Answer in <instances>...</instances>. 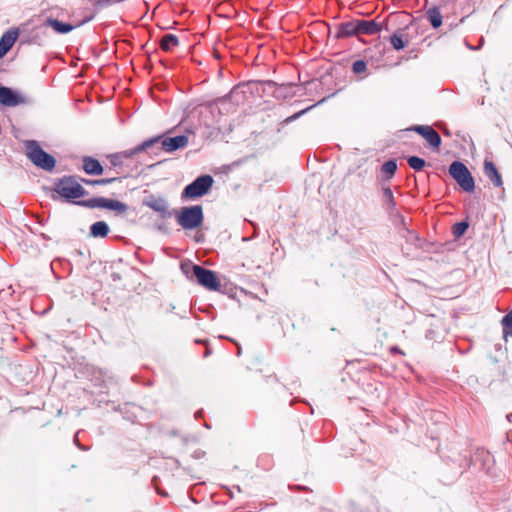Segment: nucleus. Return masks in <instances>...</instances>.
<instances>
[{
  "label": "nucleus",
  "mask_w": 512,
  "mask_h": 512,
  "mask_svg": "<svg viewBox=\"0 0 512 512\" xmlns=\"http://www.w3.org/2000/svg\"><path fill=\"white\" fill-rule=\"evenodd\" d=\"M232 108L227 94L217 98L194 99V118L198 119L199 126L207 129L211 136L219 131L218 122L221 116L229 113Z\"/></svg>",
  "instance_id": "nucleus-1"
},
{
  "label": "nucleus",
  "mask_w": 512,
  "mask_h": 512,
  "mask_svg": "<svg viewBox=\"0 0 512 512\" xmlns=\"http://www.w3.org/2000/svg\"><path fill=\"white\" fill-rule=\"evenodd\" d=\"M275 85L273 80H247L241 81L227 93V98L233 107L244 103L250 98H263L270 95V88Z\"/></svg>",
  "instance_id": "nucleus-2"
},
{
  "label": "nucleus",
  "mask_w": 512,
  "mask_h": 512,
  "mask_svg": "<svg viewBox=\"0 0 512 512\" xmlns=\"http://www.w3.org/2000/svg\"><path fill=\"white\" fill-rule=\"evenodd\" d=\"M448 173L466 193H474L476 189L475 179L466 164L457 159L451 162Z\"/></svg>",
  "instance_id": "nucleus-3"
},
{
  "label": "nucleus",
  "mask_w": 512,
  "mask_h": 512,
  "mask_svg": "<svg viewBox=\"0 0 512 512\" xmlns=\"http://www.w3.org/2000/svg\"><path fill=\"white\" fill-rule=\"evenodd\" d=\"M25 154L27 158L36 166L45 171L51 172L56 165L55 158L45 152L39 143L35 140L25 142Z\"/></svg>",
  "instance_id": "nucleus-4"
},
{
  "label": "nucleus",
  "mask_w": 512,
  "mask_h": 512,
  "mask_svg": "<svg viewBox=\"0 0 512 512\" xmlns=\"http://www.w3.org/2000/svg\"><path fill=\"white\" fill-rule=\"evenodd\" d=\"M143 143H147V149L152 148L154 154L159 151L171 153L186 147L189 143L188 135H178L174 137L157 136Z\"/></svg>",
  "instance_id": "nucleus-5"
},
{
  "label": "nucleus",
  "mask_w": 512,
  "mask_h": 512,
  "mask_svg": "<svg viewBox=\"0 0 512 512\" xmlns=\"http://www.w3.org/2000/svg\"><path fill=\"white\" fill-rule=\"evenodd\" d=\"M194 279L201 287L213 292L220 291L221 283L223 281V279H220L219 274L216 271L195 263Z\"/></svg>",
  "instance_id": "nucleus-6"
},
{
  "label": "nucleus",
  "mask_w": 512,
  "mask_h": 512,
  "mask_svg": "<svg viewBox=\"0 0 512 512\" xmlns=\"http://www.w3.org/2000/svg\"><path fill=\"white\" fill-rule=\"evenodd\" d=\"M146 149L147 143H142L133 149L111 154L108 156V160L112 167L119 169L117 173L122 175L120 178H124L130 174V171L126 169L128 162L133 159L134 155Z\"/></svg>",
  "instance_id": "nucleus-7"
},
{
  "label": "nucleus",
  "mask_w": 512,
  "mask_h": 512,
  "mask_svg": "<svg viewBox=\"0 0 512 512\" xmlns=\"http://www.w3.org/2000/svg\"><path fill=\"white\" fill-rule=\"evenodd\" d=\"M55 191L66 200L77 199L86 194L85 189L74 176H65L61 178L55 184Z\"/></svg>",
  "instance_id": "nucleus-8"
},
{
  "label": "nucleus",
  "mask_w": 512,
  "mask_h": 512,
  "mask_svg": "<svg viewBox=\"0 0 512 512\" xmlns=\"http://www.w3.org/2000/svg\"><path fill=\"white\" fill-rule=\"evenodd\" d=\"M79 204L89 208H104L116 211L119 214H123L128 210V206L118 200L96 197L87 201L79 202Z\"/></svg>",
  "instance_id": "nucleus-9"
},
{
  "label": "nucleus",
  "mask_w": 512,
  "mask_h": 512,
  "mask_svg": "<svg viewBox=\"0 0 512 512\" xmlns=\"http://www.w3.org/2000/svg\"><path fill=\"white\" fill-rule=\"evenodd\" d=\"M410 131H414L423 137L428 143L429 147L433 150H439L442 139L439 133L429 125H412L409 128Z\"/></svg>",
  "instance_id": "nucleus-10"
},
{
  "label": "nucleus",
  "mask_w": 512,
  "mask_h": 512,
  "mask_svg": "<svg viewBox=\"0 0 512 512\" xmlns=\"http://www.w3.org/2000/svg\"><path fill=\"white\" fill-rule=\"evenodd\" d=\"M28 103L26 96L13 91L11 88L0 86V104L7 107H15Z\"/></svg>",
  "instance_id": "nucleus-11"
},
{
  "label": "nucleus",
  "mask_w": 512,
  "mask_h": 512,
  "mask_svg": "<svg viewBox=\"0 0 512 512\" xmlns=\"http://www.w3.org/2000/svg\"><path fill=\"white\" fill-rule=\"evenodd\" d=\"M214 182V178L210 174H200L194 178V199L208 195Z\"/></svg>",
  "instance_id": "nucleus-12"
},
{
  "label": "nucleus",
  "mask_w": 512,
  "mask_h": 512,
  "mask_svg": "<svg viewBox=\"0 0 512 512\" xmlns=\"http://www.w3.org/2000/svg\"><path fill=\"white\" fill-rule=\"evenodd\" d=\"M380 187L382 191V208L390 217H393L397 211V203L393 191L390 185L386 183H382Z\"/></svg>",
  "instance_id": "nucleus-13"
},
{
  "label": "nucleus",
  "mask_w": 512,
  "mask_h": 512,
  "mask_svg": "<svg viewBox=\"0 0 512 512\" xmlns=\"http://www.w3.org/2000/svg\"><path fill=\"white\" fill-rule=\"evenodd\" d=\"M397 168V160L395 158H390L387 161H385L380 166L381 174L377 176V183L379 185H382V183L389 184V181L394 178L397 172Z\"/></svg>",
  "instance_id": "nucleus-14"
},
{
  "label": "nucleus",
  "mask_w": 512,
  "mask_h": 512,
  "mask_svg": "<svg viewBox=\"0 0 512 512\" xmlns=\"http://www.w3.org/2000/svg\"><path fill=\"white\" fill-rule=\"evenodd\" d=\"M296 86L297 85L294 82H287L281 84L275 82V85L270 88V95L277 99L292 98L296 94Z\"/></svg>",
  "instance_id": "nucleus-15"
},
{
  "label": "nucleus",
  "mask_w": 512,
  "mask_h": 512,
  "mask_svg": "<svg viewBox=\"0 0 512 512\" xmlns=\"http://www.w3.org/2000/svg\"><path fill=\"white\" fill-rule=\"evenodd\" d=\"M483 172L486 175V177L491 181L494 187L500 188L503 186L502 175L500 174L496 164L492 160L488 158L484 159Z\"/></svg>",
  "instance_id": "nucleus-16"
},
{
  "label": "nucleus",
  "mask_w": 512,
  "mask_h": 512,
  "mask_svg": "<svg viewBox=\"0 0 512 512\" xmlns=\"http://www.w3.org/2000/svg\"><path fill=\"white\" fill-rule=\"evenodd\" d=\"M358 35L357 19L341 22L336 25L335 39H344Z\"/></svg>",
  "instance_id": "nucleus-17"
},
{
  "label": "nucleus",
  "mask_w": 512,
  "mask_h": 512,
  "mask_svg": "<svg viewBox=\"0 0 512 512\" xmlns=\"http://www.w3.org/2000/svg\"><path fill=\"white\" fill-rule=\"evenodd\" d=\"M358 35H376L381 32L382 26L376 20L357 19Z\"/></svg>",
  "instance_id": "nucleus-18"
},
{
  "label": "nucleus",
  "mask_w": 512,
  "mask_h": 512,
  "mask_svg": "<svg viewBox=\"0 0 512 512\" xmlns=\"http://www.w3.org/2000/svg\"><path fill=\"white\" fill-rule=\"evenodd\" d=\"M338 93V91H335L329 95H327L326 97L322 98L321 100H319L317 103L313 104V105H310L298 112H295L294 114L288 116L287 118H285L281 123L280 125L281 126H285V125H288L290 123H292L293 121L299 119L301 116L305 115L307 112H309L311 109H313L314 107H316L317 105H321L323 103H325L328 99L334 97L336 94Z\"/></svg>",
  "instance_id": "nucleus-19"
},
{
  "label": "nucleus",
  "mask_w": 512,
  "mask_h": 512,
  "mask_svg": "<svg viewBox=\"0 0 512 512\" xmlns=\"http://www.w3.org/2000/svg\"><path fill=\"white\" fill-rule=\"evenodd\" d=\"M18 37L17 30L7 31L0 39V58H2L14 45Z\"/></svg>",
  "instance_id": "nucleus-20"
},
{
  "label": "nucleus",
  "mask_w": 512,
  "mask_h": 512,
  "mask_svg": "<svg viewBox=\"0 0 512 512\" xmlns=\"http://www.w3.org/2000/svg\"><path fill=\"white\" fill-rule=\"evenodd\" d=\"M389 42L394 50L402 51L408 46L409 39L405 36L402 29H397L389 37Z\"/></svg>",
  "instance_id": "nucleus-21"
},
{
  "label": "nucleus",
  "mask_w": 512,
  "mask_h": 512,
  "mask_svg": "<svg viewBox=\"0 0 512 512\" xmlns=\"http://www.w3.org/2000/svg\"><path fill=\"white\" fill-rule=\"evenodd\" d=\"M83 169L89 175H101L103 167L97 159L85 157L83 159Z\"/></svg>",
  "instance_id": "nucleus-22"
},
{
  "label": "nucleus",
  "mask_w": 512,
  "mask_h": 512,
  "mask_svg": "<svg viewBox=\"0 0 512 512\" xmlns=\"http://www.w3.org/2000/svg\"><path fill=\"white\" fill-rule=\"evenodd\" d=\"M426 18L433 29H438L443 23V16L438 6L430 7L426 12Z\"/></svg>",
  "instance_id": "nucleus-23"
},
{
  "label": "nucleus",
  "mask_w": 512,
  "mask_h": 512,
  "mask_svg": "<svg viewBox=\"0 0 512 512\" xmlns=\"http://www.w3.org/2000/svg\"><path fill=\"white\" fill-rule=\"evenodd\" d=\"M469 227H470V221H469L468 216L461 221L455 222L452 225V229H451L454 239L458 240V239L462 238L465 235V233L467 232Z\"/></svg>",
  "instance_id": "nucleus-24"
},
{
  "label": "nucleus",
  "mask_w": 512,
  "mask_h": 512,
  "mask_svg": "<svg viewBox=\"0 0 512 512\" xmlns=\"http://www.w3.org/2000/svg\"><path fill=\"white\" fill-rule=\"evenodd\" d=\"M46 25L53 28L57 33L66 34L71 32L74 29V26L69 23H63L54 18H48L46 20Z\"/></svg>",
  "instance_id": "nucleus-25"
},
{
  "label": "nucleus",
  "mask_w": 512,
  "mask_h": 512,
  "mask_svg": "<svg viewBox=\"0 0 512 512\" xmlns=\"http://www.w3.org/2000/svg\"><path fill=\"white\" fill-rule=\"evenodd\" d=\"M178 45L179 40L174 34H165L160 40V48L166 52H170L173 47Z\"/></svg>",
  "instance_id": "nucleus-26"
},
{
  "label": "nucleus",
  "mask_w": 512,
  "mask_h": 512,
  "mask_svg": "<svg viewBox=\"0 0 512 512\" xmlns=\"http://www.w3.org/2000/svg\"><path fill=\"white\" fill-rule=\"evenodd\" d=\"M109 233V226L104 221H98L92 224L90 228V234L93 237L104 238Z\"/></svg>",
  "instance_id": "nucleus-27"
},
{
  "label": "nucleus",
  "mask_w": 512,
  "mask_h": 512,
  "mask_svg": "<svg viewBox=\"0 0 512 512\" xmlns=\"http://www.w3.org/2000/svg\"><path fill=\"white\" fill-rule=\"evenodd\" d=\"M500 322L503 328V338L507 341L508 337H512V309L502 317Z\"/></svg>",
  "instance_id": "nucleus-28"
},
{
  "label": "nucleus",
  "mask_w": 512,
  "mask_h": 512,
  "mask_svg": "<svg viewBox=\"0 0 512 512\" xmlns=\"http://www.w3.org/2000/svg\"><path fill=\"white\" fill-rule=\"evenodd\" d=\"M178 223L184 228H192V207L183 208L178 215Z\"/></svg>",
  "instance_id": "nucleus-29"
},
{
  "label": "nucleus",
  "mask_w": 512,
  "mask_h": 512,
  "mask_svg": "<svg viewBox=\"0 0 512 512\" xmlns=\"http://www.w3.org/2000/svg\"><path fill=\"white\" fill-rule=\"evenodd\" d=\"M220 293L227 295L228 298L236 300L238 288L234 286L232 283L228 282L226 278H223L221 283Z\"/></svg>",
  "instance_id": "nucleus-30"
},
{
  "label": "nucleus",
  "mask_w": 512,
  "mask_h": 512,
  "mask_svg": "<svg viewBox=\"0 0 512 512\" xmlns=\"http://www.w3.org/2000/svg\"><path fill=\"white\" fill-rule=\"evenodd\" d=\"M407 163L411 169L417 172L422 171L427 165L426 160L417 155L408 156Z\"/></svg>",
  "instance_id": "nucleus-31"
},
{
  "label": "nucleus",
  "mask_w": 512,
  "mask_h": 512,
  "mask_svg": "<svg viewBox=\"0 0 512 512\" xmlns=\"http://www.w3.org/2000/svg\"><path fill=\"white\" fill-rule=\"evenodd\" d=\"M147 205L154 211L161 213L162 216H166L168 214L167 205L162 199L152 200Z\"/></svg>",
  "instance_id": "nucleus-32"
},
{
  "label": "nucleus",
  "mask_w": 512,
  "mask_h": 512,
  "mask_svg": "<svg viewBox=\"0 0 512 512\" xmlns=\"http://www.w3.org/2000/svg\"><path fill=\"white\" fill-rule=\"evenodd\" d=\"M204 221L203 208L200 204H194V230L200 229Z\"/></svg>",
  "instance_id": "nucleus-33"
},
{
  "label": "nucleus",
  "mask_w": 512,
  "mask_h": 512,
  "mask_svg": "<svg viewBox=\"0 0 512 512\" xmlns=\"http://www.w3.org/2000/svg\"><path fill=\"white\" fill-rule=\"evenodd\" d=\"M367 71V61L364 59H357L352 64V72L360 75Z\"/></svg>",
  "instance_id": "nucleus-34"
},
{
  "label": "nucleus",
  "mask_w": 512,
  "mask_h": 512,
  "mask_svg": "<svg viewBox=\"0 0 512 512\" xmlns=\"http://www.w3.org/2000/svg\"><path fill=\"white\" fill-rule=\"evenodd\" d=\"M118 179H120V177H111V178H105V179H99V180L82 179V181L86 184H91V185H107V184H111V183L117 181Z\"/></svg>",
  "instance_id": "nucleus-35"
},
{
  "label": "nucleus",
  "mask_w": 512,
  "mask_h": 512,
  "mask_svg": "<svg viewBox=\"0 0 512 512\" xmlns=\"http://www.w3.org/2000/svg\"><path fill=\"white\" fill-rule=\"evenodd\" d=\"M404 232H406V234H407V235H405V237L407 238L408 241H411L414 244L421 241V238L416 231L407 228L406 230H404Z\"/></svg>",
  "instance_id": "nucleus-36"
},
{
  "label": "nucleus",
  "mask_w": 512,
  "mask_h": 512,
  "mask_svg": "<svg viewBox=\"0 0 512 512\" xmlns=\"http://www.w3.org/2000/svg\"><path fill=\"white\" fill-rule=\"evenodd\" d=\"M288 488L290 491H293V492H304V493H310V494L313 492L308 486L298 485V484L289 485Z\"/></svg>",
  "instance_id": "nucleus-37"
},
{
  "label": "nucleus",
  "mask_w": 512,
  "mask_h": 512,
  "mask_svg": "<svg viewBox=\"0 0 512 512\" xmlns=\"http://www.w3.org/2000/svg\"><path fill=\"white\" fill-rule=\"evenodd\" d=\"M181 270L188 278H190V274L192 273V262L190 260L182 261Z\"/></svg>",
  "instance_id": "nucleus-38"
},
{
  "label": "nucleus",
  "mask_w": 512,
  "mask_h": 512,
  "mask_svg": "<svg viewBox=\"0 0 512 512\" xmlns=\"http://www.w3.org/2000/svg\"><path fill=\"white\" fill-rule=\"evenodd\" d=\"M201 343L204 345L203 357L207 358L212 354V348L206 345V340L194 339V344Z\"/></svg>",
  "instance_id": "nucleus-39"
},
{
  "label": "nucleus",
  "mask_w": 512,
  "mask_h": 512,
  "mask_svg": "<svg viewBox=\"0 0 512 512\" xmlns=\"http://www.w3.org/2000/svg\"><path fill=\"white\" fill-rule=\"evenodd\" d=\"M204 240V233L199 229L194 230V243H203Z\"/></svg>",
  "instance_id": "nucleus-40"
},
{
  "label": "nucleus",
  "mask_w": 512,
  "mask_h": 512,
  "mask_svg": "<svg viewBox=\"0 0 512 512\" xmlns=\"http://www.w3.org/2000/svg\"><path fill=\"white\" fill-rule=\"evenodd\" d=\"M393 217L398 218L399 223L402 227V231H404L408 228L404 216L402 214H400L398 211H396V213H394Z\"/></svg>",
  "instance_id": "nucleus-41"
},
{
  "label": "nucleus",
  "mask_w": 512,
  "mask_h": 512,
  "mask_svg": "<svg viewBox=\"0 0 512 512\" xmlns=\"http://www.w3.org/2000/svg\"><path fill=\"white\" fill-rule=\"evenodd\" d=\"M183 197L192 198V183L185 187L183 191Z\"/></svg>",
  "instance_id": "nucleus-42"
},
{
  "label": "nucleus",
  "mask_w": 512,
  "mask_h": 512,
  "mask_svg": "<svg viewBox=\"0 0 512 512\" xmlns=\"http://www.w3.org/2000/svg\"><path fill=\"white\" fill-rule=\"evenodd\" d=\"M390 353L392 355H396V354L404 355V352L402 351V349L397 345L390 347Z\"/></svg>",
  "instance_id": "nucleus-43"
},
{
  "label": "nucleus",
  "mask_w": 512,
  "mask_h": 512,
  "mask_svg": "<svg viewBox=\"0 0 512 512\" xmlns=\"http://www.w3.org/2000/svg\"><path fill=\"white\" fill-rule=\"evenodd\" d=\"M206 452L203 450H194V460L204 458Z\"/></svg>",
  "instance_id": "nucleus-44"
},
{
  "label": "nucleus",
  "mask_w": 512,
  "mask_h": 512,
  "mask_svg": "<svg viewBox=\"0 0 512 512\" xmlns=\"http://www.w3.org/2000/svg\"><path fill=\"white\" fill-rule=\"evenodd\" d=\"M202 415H203V411L202 410L194 412V414H193L194 420L200 419L202 417Z\"/></svg>",
  "instance_id": "nucleus-45"
},
{
  "label": "nucleus",
  "mask_w": 512,
  "mask_h": 512,
  "mask_svg": "<svg viewBox=\"0 0 512 512\" xmlns=\"http://www.w3.org/2000/svg\"><path fill=\"white\" fill-rule=\"evenodd\" d=\"M222 488L227 492V494L229 495V497H230L231 499L234 497L233 492H232V490H231V488H230V487H228V486H222Z\"/></svg>",
  "instance_id": "nucleus-46"
},
{
  "label": "nucleus",
  "mask_w": 512,
  "mask_h": 512,
  "mask_svg": "<svg viewBox=\"0 0 512 512\" xmlns=\"http://www.w3.org/2000/svg\"><path fill=\"white\" fill-rule=\"evenodd\" d=\"M223 173L228 174L231 171V165H224L221 167Z\"/></svg>",
  "instance_id": "nucleus-47"
},
{
  "label": "nucleus",
  "mask_w": 512,
  "mask_h": 512,
  "mask_svg": "<svg viewBox=\"0 0 512 512\" xmlns=\"http://www.w3.org/2000/svg\"><path fill=\"white\" fill-rule=\"evenodd\" d=\"M308 84H309V85H314L315 87H317L319 83H318V81H317V80H313V81H311V82H308Z\"/></svg>",
  "instance_id": "nucleus-48"
},
{
  "label": "nucleus",
  "mask_w": 512,
  "mask_h": 512,
  "mask_svg": "<svg viewBox=\"0 0 512 512\" xmlns=\"http://www.w3.org/2000/svg\"><path fill=\"white\" fill-rule=\"evenodd\" d=\"M506 418L510 423H512V412L507 414Z\"/></svg>",
  "instance_id": "nucleus-49"
},
{
  "label": "nucleus",
  "mask_w": 512,
  "mask_h": 512,
  "mask_svg": "<svg viewBox=\"0 0 512 512\" xmlns=\"http://www.w3.org/2000/svg\"><path fill=\"white\" fill-rule=\"evenodd\" d=\"M233 489H236L237 492H242V489L239 485H234Z\"/></svg>",
  "instance_id": "nucleus-50"
},
{
  "label": "nucleus",
  "mask_w": 512,
  "mask_h": 512,
  "mask_svg": "<svg viewBox=\"0 0 512 512\" xmlns=\"http://www.w3.org/2000/svg\"><path fill=\"white\" fill-rule=\"evenodd\" d=\"M237 345H238L237 356H240L242 353V348L239 344H237Z\"/></svg>",
  "instance_id": "nucleus-51"
},
{
  "label": "nucleus",
  "mask_w": 512,
  "mask_h": 512,
  "mask_svg": "<svg viewBox=\"0 0 512 512\" xmlns=\"http://www.w3.org/2000/svg\"><path fill=\"white\" fill-rule=\"evenodd\" d=\"M193 63H194V66H195L196 64H198V65H202V61H198V60H196L195 58H194V60H193Z\"/></svg>",
  "instance_id": "nucleus-52"
},
{
  "label": "nucleus",
  "mask_w": 512,
  "mask_h": 512,
  "mask_svg": "<svg viewBox=\"0 0 512 512\" xmlns=\"http://www.w3.org/2000/svg\"><path fill=\"white\" fill-rule=\"evenodd\" d=\"M478 103H479L480 105H484V103H485V98H484V97H482L480 100H478Z\"/></svg>",
  "instance_id": "nucleus-53"
},
{
  "label": "nucleus",
  "mask_w": 512,
  "mask_h": 512,
  "mask_svg": "<svg viewBox=\"0 0 512 512\" xmlns=\"http://www.w3.org/2000/svg\"><path fill=\"white\" fill-rule=\"evenodd\" d=\"M157 492L161 495H167L166 493H164L162 490H160L158 487H157Z\"/></svg>",
  "instance_id": "nucleus-54"
},
{
  "label": "nucleus",
  "mask_w": 512,
  "mask_h": 512,
  "mask_svg": "<svg viewBox=\"0 0 512 512\" xmlns=\"http://www.w3.org/2000/svg\"><path fill=\"white\" fill-rule=\"evenodd\" d=\"M207 81V78L206 77H203L202 79L199 80V83H204Z\"/></svg>",
  "instance_id": "nucleus-55"
},
{
  "label": "nucleus",
  "mask_w": 512,
  "mask_h": 512,
  "mask_svg": "<svg viewBox=\"0 0 512 512\" xmlns=\"http://www.w3.org/2000/svg\"><path fill=\"white\" fill-rule=\"evenodd\" d=\"M204 426L207 428V429H210V425L208 423H205Z\"/></svg>",
  "instance_id": "nucleus-56"
},
{
  "label": "nucleus",
  "mask_w": 512,
  "mask_h": 512,
  "mask_svg": "<svg viewBox=\"0 0 512 512\" xmlns=\"http://www.w3.org/2000/svg\"><path fill=\"white\" fill-rule=\"evenodd\" d=\"M430 336H432V333L429 332V333L426 334L427 338H430Z\"/></svg>",
  "instance_id": "nucleus-57"
},
{
  "label": "nucleus",
  "mask_w": 512,
  "mask_h": 512,
  "mask_svg": "<svg viewBox=\"0 0 512 512\" xmlns=\"http://www.w3.org/2000/svg\"><path fill=\"white\" fill-rule=\"evenodd\" d=\"M430 336H432V333L429 332V333L426 334L427 338H430Z\"/></svg>",
  "instance_id": "nucleus-58"
},
{
  "label": "nucleus",
  "mask_w": 512,
  "mask_h": 512,
  "mask_svg": "<svg viewBox=\"0 0 512 512\" xmlns=\"http://www.w3.org/2000/svg\"><path fill=\"white\" fill-rule=\"evenodd\" d=\"M185 130H186L187 132H190V128H189V127H185Z\"/></svg>",
  "instance_id": "nucleus-59"
},
{
  "label": "nucleus",
  "mask_w": 512,
  "mask_h": 512,
  "mask_svg": "<svg viewBox=\"0 0 512 512\" xmlns=\"http://www.w3.org/2000/svg\"><path fill=\"white\" fill-rule=\"evenodd\" d=\"M193 135H194V137L196 136V128L195 127H194Z\"/></svg>",
  "instance_id": "nucleus-60"
}]
</instances>
